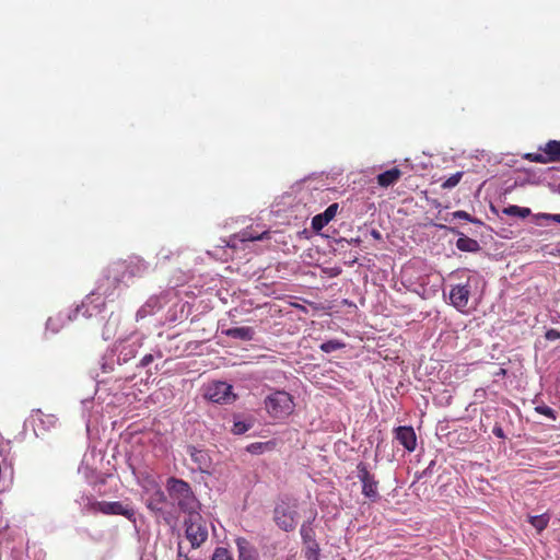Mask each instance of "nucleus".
I'll use <instances>...</instances> for the list:
<instances>
[{
	"instance_id": "nucleus-4",
	"label": "nucleus",
	"mask_w": 560,
	"mask_h": 560,
	"mask_svg": "<svg viewBox=\"0 0 560 560\" xmlns=\"http://www.w3.org/2000/svg\"><path fill=\"white\" fill-rule=\"evenodd\" d=\"M298 501L294 499L281 500L273 510V521L284 532H292L298 525Z\"/></svg>"
},
{
	"instance_id": "nucleus-13",
	"label": "nucleus",
	"mask_w": 560,
	"mask_h": 560,
	"mask_svg": "<svg viewBox=\"0 0 560 560\" xmlns=\"http://www.w3.org/2000/svg\"><path fill=\"white\" fill-rule=\"evenodd\" d=\"M395 438L407 451L416 450L417 435L412 427H398L395 430Z\"/></svg>"
},
{
	"instance_id": "nucleus-28",
	"label": "nucleus",
	"mask_w": 560,
	"mask_h": 560,
	"mask_svg": "<svg viewBox=\"0 0 560 560\" xmlns=\"http://www.w3.org/2000/svg\"><path fill=\"white\" fill-rule=\"evenodd\" d=\"M211 560H234L226 548L218 547L214 549Z\"/></svg>"
},
{
	"instance_id": "nucleus-19",
	"label": "nucleus",
	"mask_w": 560,
	"mask_h": 560,
	"mask_svg": "<svg viewBox=\"0 0 560 560\" xmlns=\"http://www.w3.org/2000/svg\"><path fill=\"white\" fill-rule=\"evenodd\" d=\"M456 247L462 252L476 253L480 249L479 243L464 234L456 241Z\"/></svg>"
},
{
	"instance_id": "nucleus-25",
	"label": "nucleus",
	"mask_w": 560,
	"mask_h": 560,
	"mask_svg": "<svg viewBox=\"0 0 560 560\" xmlns=\"http://www.w3.org/2000/svg\"><path fill=\"white\" fill-rule=\"evenodd\" d=\"M345 343L336 339L328 340L319 346L320 350L326 353L337 351L339 349H342Z\"/></svg>"
},
{
	"instance_id": "nucleus-27",
	"label": "nucleus",
	"mask_w": 560,
	"mask_h": 560,
	"mask_svg": "<svg viewBox=\"0 0 560 560\" xmlns=\"http://www.w3.org/2000/svg\"><path fill=\"white\" fill-rule=\"evenodd\" d=\"M117 327V319L113 320V317L110 316L104 327L103 337L104 339L108 340L115 335V329Z\"/></svg>"
},
{
	"instance_id": "nucleus-3",
	"label": "nucleus",
	"mask_w": 560,
	"mask_h": 560,
	"mask_svg": "<svg viewBox=\"0 0 560 560\" xmlns=\"http://www.w3.org/2000/svg\"><path fill=\"white\" fill-rule=\"evenodd\" d=\"M293 397L285 390H275L265 398V408L275 419H284L294 411Z\"/></svg>"
},
{
	"instance_id": "nucleus-17",
	"label": "nucleus",
	"mask_w": 560,
	"mask_h": 560,
	"mask_svg": "<svg viewBox=\"0 0 560 560\" xmlns=\"http://www.w3.org/2000/svg\"><path fill=\"white\" fill-rule=\"evenodd\" d=\"M402 172L398 167H393L377 175L376 180L382 188L394 186L401 177Z\"/></svg>"
},
{
	"instance_id": "nucleus-1",
	"label": "nucleus",
	"mask_w": 560,
	"mask_h": 560,
	"mask_svg": "<svg viewBox=\"0 0 560 560\" xmlns=\"http://www.w3.org/2000/svg\"><path fill=\"white\" fill-rule=\"evenodd\" d=\"M166 490L173 503L185 515L201 511V503L187 481L170 477L166 480Z\"/></svg>"
},
{
	"instance_id": "nucleus-5",
	"label": "nucleus",
	"mask_w": 560,
	"mask_h": 560,
	"mask_svg": "<svg viewBox=\"0 0 560 560\" xmlns=\"http://www.w3.org/2000/svg\"><path fill=\"white\" fill-rule=\"evenodd\" d=\"M145 492L148 493V499L145 501L147 509L156 518H162L167 525H170L174 517L170 512L165 511V505L167 503V495L165 492L156 482H153L151 488H147Z\"/></svg>"
},
{
	"instance_id": "nucleus-16",
	"label": "nucleus",
	"mask_w": 560,
	"mask_h": 560,
	"mask_svg": "<svg viewBox=\"0 0 560 560\" xmlns=\"http://www.w3.org/2000/svg\"><path fill=\"white\" fill-rule=\"evenodd\" d=\"M143 345V338L140 336H133L129 338L126 343L122 345L120 355L125 362L133 359L138 352V349Z\"/></svg>"
},
{
	"instance_id": "nucleus-26",
	"label": "nucleus",
	"mask_w": 560,
	"mask_h": 560,
	"mask_svg": "<svg viewBox=\"0 0 560 560\" xmlns=\"http://www.w3.org/2000/svg\"><path fill=\"white\" fill-rule=\"evenodd\" d=\"M464 175V172H456L441 184L443 189H452L459 184Z\"/></svg>"
},
{
	"instance_id": "nucleus-33",
	"label": "nucleus",
	"mask_w": 560,
	"mask_h": 560,
	"mask_svg": "<svg viewBox=\"0 0 560 560\" xmlns=\"http://www.w3.org/2000/svg\"><path fill=\"white\" fill-rule=\"evenodd\" d=\"M545 338L547 340H550V341H553V340H557V339H560V331L557 330V329H548L546 332H545Z\"/></svg>"
},
{
	"instance_id": "nucleus-40",
	"label": "nucleus",
	"mask_w": 560,
	"mask_h": 560,
	"mask_svg": "<svg viewBox=\"0 0 560 560\" xmlns=\"http://www.w3.org/2000/svg\"><path fill=\"white\" fill-rule=\"evenodd\" d=\"M223 242L225 243V246H229V247H235V244H234V243H233V244H231V242H225V241H223Z\"/></svg>"
},
{
	"instance_id": "nucleus-22",
	"label": "nucleus",
	"mask_w": 560,
	"mask_h": 560,
	"mask_svg": "<svg viewBox=\"0 0 560 560\" xmlns=\"http://www.w3.org/2000/svg\"><path fill=\"white\" fill-rule=\"evenodd\" d=\"M530 209L529 208H523L515 205L509 206L503 209V213L511 217H520L522 219H525L530 215Z\"/></svg>"
},
{
	"instance_id": "nucleus-23",
	"label": "nucleus",
	"mask_w": 560,
	"mask_h": 560,
	"mask_svg": "<svg viewBox=\"0 0 560 560\" xmlns=\"http://www.w3.org/2000/svg\"><path fill=\"white\" fill-rule=\"evenodd\" d=\"M304 557L306 560H319V545L317 542L305 544Z\"/></svg>"
},
{
	"instance_id": "nucleus-6",
	"label": "nucleus",
	"mask_w": 560,
	"mask_h": 560,
	"mask_svg": "<svg viewBox=\"0 0 560 560\" xmlns=\"http://www.w3.org/2000/svg\"><path fill=\"white\" fill-rule=\"evenodd\" d=\"M88 511L104 515H121L130 522H136L135 509L119 501H91L88 504Z\"/></svg>"
},
{
	"instance_id": "nucleus-20",
	"label": "nucleus",
	"mask_w": 560,
	"mask_h": 560,
	"mask_svg": "<svg viewBox=\"0 0 560 560\" xmlns=\"http://www.w3.org/2000/svg\"><path fill=\"white\" fill-rule=\"evenodd\" d=\"M224 334L229 337L241 339V340H252L253 336H254V330L252 327L243 326V327L229 328L224 331Z\"/></svg>"
},
{
	"instance_id": "nucleus-21",
	"label": "nucleus",
	"mask_w": 560,
	"mask_h": 560,
	"mask_svg": "<svg viewBox=\"0 0 560 560\" xmlns=\"http://www.w3.org/2000/svg\"><path fill=\"white\" fill-rule=\"evenodd\" d=\"M550 516L547 513L528 516V522L537 529L538 533L542 532L548 526Z\"/></svg>"
},
{
	"instance_id": "nucleus-2",
	"label": "nucleus",
	"mask_w": 560,
	"mask_h": 560,
	"mask_svg": "<svg viewBox=\"0 0 560 560\" xmlns=\"http://www.w3.org/2000/svg\"><path fill=\"white\" fill-rule=\"evenodd\" d=\"M185 538L188 540L191 549H199L208 540L209 530L206 520L200 512L186 515L184 518Z\"/></svg>"
},
{
	"instance_id": "nucleus-11",
	"label": "nucleus",
	"mask_w": 560,
	"mask_h": 560,
	"mask_svg": "<svg viewBox=\"0 0 560 560\" xmlns=\"http://www.w3.org/2000/svg\"><path fill=\"white\" fill-rule=\"evenodd\" d=\"M110 270L116 275L120 272L128 271L131 277L140 276L147 270V266L140 259H131L129 261H117L114 262L110 267ZM116 281L119 282L120 279L116 278Z\"/></svg>"
},
{
	"instance_id": "nucleus-36",
	"label": "nucleus",
	"mask_w": 560,
	"mask_h": 560,
	"mask_svg": "<svg viewBox=\"0 0 560 560\" xmlns=\"http://www.w3.org/2000/svg\"><path fill=\"white\" fill-rule=\"evenodd\" d=\"M176 560H189L188 555L183 550L182 544H178Z\"/></svg>"
},
{
	"instance_id": "nucleus-9",
	"label": "nucleus",
	"mask_w": 560,
	"mask_h": 560,
	"mask_svg": "<svg viewBox=\"0 0 560 560\" xmlns=\"http://www.w3.org/2000/svg\"><path fill=\"white\" fill-rule=\"evenodd\" d=\"M541 151L542 153H527L524 158L530 162L542 164L560 161V141H548L545 147L541 148Z\"/></svg>"
},
{
	"instance_id": "nucleus-37",
	"label": "nucleus",
	"mask_w": 560,
	"mask_h": 560,
	"mask_svg": "<svg viewBox=\"0 0 560 560\" xmlns=\"http://www.w3.org/2000/svg\"><path fill=\"white\" fill-rule=\"evenodd\" d=\"M152 361H153V355H152V354H145V355L140 360L139 366H141V368H145V366H148Z\"/></svg>"
},
{
	"instance_id": "nucleus-12",
	"label": "nucleus",
	"mask_w": 560,
	"mask_h": 560,
	"mask_svg": "<svg viewBox=\"0 0 560 560\" xmlns=\"http://www.w3.org/2000/svg\"><path fill=\"white\" fill-rule=\"evenodd\" d=\"M187 454L197 465L201 472H208L212 466V459L206 450L197 448L194 445L187 446Z\"/></svg>"
},
{
	"instance_id": "nucleus-32",
	"label": "nucleus",
	"mask_w": 560,
	"mask_h": 560,
	"mask_svg": "<svg viewBox=\"0 0 560 560\" xmlns=\"http://www.w3.org/2000/svg\"><path fill=\"white\" fill-rule=\"evenodd\" d=\"M453 217L457 218V219H463V220H466V221H469L472 223H476V222L480 223V221L471 218V215L469 213H467L466 211H463V210L455 211L453 213Z\"/></svg>"
},
{
	"instance_id": "nucleus-38",
	"label": "nucleus",
	"mask_w": 560,
	"mask_h": 560,
	"mask_svg": "<svg viewBox=\"0 0 560 560\" xmlns=\"http://www.w3.org/2000/svg\"><path fill=\"white\" fill-rule=\"evenodd\" d=\"M493 434L500 439H504L505 435H504V432H503V429L500 427V425H495L492 430Z\"/></svg>"
},
{
	"instance_id": "nucleus-29",
	"label": "nucleus",
	"mask_w": 560,
	"mask_h": 560,
	"mask_svg": "<svg viewBox=\"0 0 560 560\" xmlns=\"http://www.w3.org/2000/svg\"><path fill=\"white\" fill-rule=\"evenodd\" d=\"M267 447H268V443L255 442V443L249 444L246 447V450L250 454L258 455V454L264 453Z\"/></svg>"
},
{
	"instance_id": "nucleus-24",
	"label": "nucleus",
	"mask_w": 560,
	"mask_h": 560,
	"mask_svg": "<svg viewBox=\"0 0 560 560\" xmlns=\"http://www.w3.org/2000/svg\"><path fill=\"white\" fill-rule=\"evenodd\" d=\"M269 237V232L265 231L261 234H256L250 230H245L241 233V241L242 242H248V241H261Z\"/></svg>"
},
{
	"instance_id": "nucleus-35",
	"label": "nucleus",
	"mask_w": 560,
	"mask_h": 560,
	"mask_svg": "<svg viewBox=\"0 0 560 560\" xmlns=\"http://www.w3.org/2000/svg\"><path fill=\"white\" fill-rule=\"evenodd\" d=\"M60 320L59 316L56 317H49L47 320V329H51L54 332H56L58 329L56 327V324Z\"/></svg>"
},
{
	"instance_id": "nucleus-34",
	"label": "nucleus",
	"mask_w": 560,
	"mask_h": 560,
	"mask_svg": "<svg viewBox=\"0 0 560 560\" xmlns=\"http://www.w3.org/2000/svg\"><path fill=\"white\" fill-rule=\"evenodd\" d=\"M537 218L560 223V214L539 213L537 214Z\"/></svg>"
},
{
	"instance_id": "nucleus-7",
	"label": "nucleus",
	"mask_w": 560,
	"mask_h": 560,
	"mask_svg": "<svg viewBox=\"0 0 560 560\" xmlns=\"http://www.w3.org/2000/svg\"><path fill=\"white\" fill-rule=\"evenodd\" d=\"M357 469L358 478L362 483V494L370 501L376 502L380 499L378 480L370 472L365 463H359Z\"/></svg>"
},
{
	"instance_id": "nucleus-15",
	"label": "nucleus",
	"mask_w": 560,
	"mask_h": 560,
	"mask_svg": "<svg viewBox=\"0 0 560 560\" xmlns=\"http://www.w3.org/2000/svg\"><path fill=\"white\" fill-rule=\"evenodd\" d=\"M235 545L238 552V560H259L257 548L244 537H237Z\"/></svg>"
},
{
	"instance_id": "nucleus-10",
	"label": "nucleus",
	"mask_w": 560,
	"mask_h": 560,
	"mask_svg": "<svg viewBox=\"0 0 560 560\" xmlns=\"http://www.w3.org/2000/svg\"><path fill=\"white\" fill-rule=\"evenodd\" d=\"M470 296V284L467 281L464 284H456L451 288L450 301L451 304L459 312H465L468 306Z\"/></svg>"
},
{
	"instance_id": "nucleus-31",
	"label": "nucleus",
	"mask_w": 560,
	"mask_h": 560,
	"mask_svg": "<svg viewBox=\"0 0 560 560\" xmlns=\"http://www.w3.org/2000/svg\"><path fill=\"white\" fill-rule=\"evenodd\" d=\"M535 410L536 412H538L539 415H544L552 420L556 419V412L552 408H550L549 406H546V405H540V406H537L535 407Z\"/></svg>"
},
{
	"instance_id": "nucleus-8",
	"label": "nucleus",
	"mask_w": 560,
	"mask_h": 560,
	"mask_svg": "<svg viewBox=\"0 0 560 560\" xmlns=\"http://www.w3.org/2000/svg\"><path fill=\"white\" fill-rule=\"evenodd\" d=\"M232 388L225 382H213L206 387L205 397L217 404H231L235 400Z\"/></svg>"
},
{
	"instance_id": "nucleus-39",
	"label": "nucleus",
	"mask_w": 560,
	"mask_h": 560,
	"mask_svg": "<svg viewBox=\"0 0 560 560\" xmlns=\"http://www.w3.org/2000/svg\"><path fill=\"white\" fill-rule=\"evenodd\" d=\"M506 374V371L504 369H500L498 373H495L497 376H504Z\"/></svg>"
},
{
	"instance_id": "nucleus-14",
	"label": "nucleus",
	"mask_w": 560,
	"mask_h": 560,
	"mask_svg": "<svg viewBox=\"0 0 560 560\" xmlns=\"http://www.w3.org/2000/svg\"><path fill=\"white\" fill-rule=\"evenodd\" d=\"M338 203H331L329 205L326 210L323 213L316 214L312 219V229L314 231H320L323 230L337 214L338 211Z\"/></svg>"
},
{
	"instance_id": "nucleus-18",
	"label": "nucleus",
	"mask_w": 560,
	"mask_h": 560,
	"mask_svg": "<svg viewBox=\"0 0 560 560\" xmlns=\"http://www.w3.org/2000/svg\"><path fill=\"white\" fill-rule=\"evenodd\" d=\"M315 517H316V512L313 510L310 511V516H308L307 522L303 523L301 526L300 534H301L304 545L311 544V542H316L315 530L312 527V523L314 522Z\"/></svg>"
},
{
	"instance_id": "nucleus-30",
	"label": "nucleus",
	"mask_w": 560,
	"mask_h": 560,
	"mask_svg": "<svg viewBox=\"0 0 560 560\" xmlns=\"http://www.w3.org/2000/svg\"><path fill=\"white\" fill-rule=\"evenodd\" d=\"M250 428L249 423H246L244 421H235L232 428V432L236 435L243 434L246 431H248Z\"/></svg>"
}]
</instances>
